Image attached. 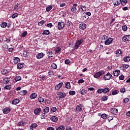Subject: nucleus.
<instances>
[{"label":"nucleus","instance_id":"nucleus-1","mask_svg":"<svg viewBox=\"0 0 130 130\" xmlns=\"http://www.w3.org/2000/svg\"><path fill=\"white\" fill-rule=\"evenodd\" d=\"M66 96H67L66 93L58 92L56 95V99H57V100H60V99H62V98H65Z\"/></svg>","mask_w":130,"mask_h":130},{"label":"nucleus","instance_id":"nucleus-2","mask_svg":"<svg viewBox=\"0 0 130 130\" xmlns=\"http://www.w3.org/2000/svg\"><path fill=\"white\" fill-rule=\"evenodd\" d=\"M105 72L103 71H100L98 72H96L94 75L93 77L95 79H98V78H100L102 76V75H104L105 74Z\"/></svg>","mask_w":130,"mask_h":130},{"label":"nucleus","instance_id":"nucleus-3","mask_svg":"<svg viewBox=\"0 0 130 130\" xmlns=\"http://www.w3.org/2000/svg\"><path fill=\"white\" fill-rule=\"evenodd\" d=\"M83 42H84V40L83 39H79L77 40L75 44L74 49H78V48H79V46H80Z\"/></svg>","mask_w":130,"mask_h":130},{"label":"nucleus","instance_id":"nucleus-4","mask_svg":"<svg viewBox=\"0 0 130 130\" xmlns=\"http://www.w3.org/2000/svg\"><path fill=\"white\" fill-rule=\"evenodd\" d=\"M112 77V75H111L110 73L108 72L107 74L104 76L103 79L105 80V81H108L109 80L111 79Z\"/></svg>","mask_w":130,"mask_h":130},{"label":"nucleus","instance_id":"nucleus-5","mask_svg":"<svg viewBox=\"0 0 130 130\" xmlns=\"http://www.w3.org/2000/svg\"><path fill=\"white\" fill-rule=\"evenodd\" d=\"M114 7H117L121 4V0H112Z\"/></svg>","mask_w":130,"mask_h":130},{"label":"nucleus","instance_id":"nucleus-6","mask_svg":"<svg viewBox=\"0 0 130 130\" xmlns=\"http://www.w3.org/2000/svg\"><path fill=\"white\" fill-rule=\"evenodd\" d=\"M63 28H64V22L62 21L58 22V29L62 30Z\"/></svg>","mask_w":130,"mask_h":130},{"label":"nucleus","instance_id":"nucleus-7","mask_svg":"<svg viewBox=\"0 0 130 130\" xmlns=\"http://www.w3.org/2000/svg\"><path fill=\"white\" fill-rule=\"evenodd\" d=\"M78 6L77 4H73V6L71 8V12L75 14L76 12H77V6Z\"/></svg>","mask_w":130,"mask_h":130},{"label":"nucleus","instance_id":"nucleus-8","mask_svg":"<svg viewBox=\"0 0 130 130\" xmlns=\"http://www.w3.org/2000/svg\"><path fill=\"white\" fill-rule=\"evenodd\" d=\"M112 41H113V39L111 38H109L105 41V45H109V44L112 43Z\"/></svg>","mask_w":130,"mask_h":130},{"label":"nucleus","instance_id":"nucleus-9","mask_svg":"<svg viewBox=\"0 0 130 130\" xmlns=\"http://www.w3.org/2000/svg\"><path fill=\"white\" fill-rule=\"evenodd\" d=\"M41 112V108H37L34 110V113L35 115H39Z\"/></svg>","mask_w":130,"mask_h":130},{"label":"nucleus","instance_id":"nucleus-10","mask_svg":"<svg viewBox=\"0 0 130 130\" xmlns=\"http://www.w3.org/2000/svg\"><path fill=\"white\" fill-rule=\"evenodd\" d=\"M122 40L124 42L126 41H130V35L125 36L122 38Z\"/></svg>","mask_w":130,"mask_h":130},{"label":"nucleus","instance_id":"nucleus-11","mask_svg":"<svg viewBox=\"0 0 130 130\" xmlns=\"http://www.w3.org/2000/svg\"><path fill=\"white\" fill-rule=\"evenodd\" d=\"M129 67V65L127 64H124L121 66V67H120V69L122 71H124L125 70H126V69H128Z\"/></svg>","mask_w":130,"mask_h":130},{"label":"nucleus","instance_id":"nucleus-12","mask_svg":"<svg viewBox=\"0 0 130 130\" xmlns=\"http://www.w3.org/2000/svg\"><path fill=\"white\" fill-rule=\"evenodd\" d=\"M87 27L86 23H81L79 25V28L81 30H85Z\"/></svg>","mask_w":130,"mask_h":130},{"label":"nucleus","instance_id":"nucleus-13","mask_svg":"<svg viewBox=\"0 0 130 130\" xmlns=\"http://www.w3.org/2000/svg\"><path fill=\"white\" fill-rule=\"evenodd\" d=\"M21 102V101L19 99H15L12 102V104L13 105H17V104H19Z\"/></svg>","mask_w":130,"mask_h":130},{"label":"nucleus","instance_id":"nucleus-14","mask_svg":"<svg viewBox=\"0 0 130 130\" xmlns=\"http://www.w3.org/2000/svg\"><path fill=\"white\" fill-rule=\"evenodd\" d=\"M82 109H83V106H82V105H78L76 108V111L78 112L82 111Z\"/></svg>","mask_w":130,"mask_h":130},{"label":"nucleus","instance_id":"nucleus-15","mask_svg":"<svg viewBox=\"0 0 130 130\" xmlns=\"http://www.w3.org/2000/svg\"><path fill=\"white\" fill-rule=\"evenodd\" d=\"M111 112L113 114L116 115V114H117V112H118V110H117L116 108H113L111 109Z\"/></svg>","mask_w":130,"mask_h":130},{"label":"nucleus","instance_id":"nucleus-16","mask_svg":"<svg viewBox=\"0 0 130 130\" xmlns=\"http://www.w3.org/2000/svg\"><path fill=\"white\" fill-rule=\"evenodd\" d=\"M11 112V108L7 107L4 110H3V113L4 114H8V113H10Z\"/></svg>","mask_w":130,"mask_h":130},{"label":"nucleus","instance_id":"nucleus-17","mask_svg":"<svg viewBox=\"0 0 130 130\" xmlns=\"http://www.w3.org/2000/svg\"><path fill=\"white\" fill-rule=\"evenodd\" d=\"M10 81H11V78L6 77L3 80V83L5 85H7V84H9V83H10Z\"/></svg>","mask_w":130,"mask_h":130},{"label":"nucleus","instance_id":"nucleus-18","mask_svg":"<svg viewBox=\"0 0 130 130\" xmlns=\"http://www.w3.org/2000/svg\"><path fill=\"white\" fill-rule=\"evenodd\" d=\"M62 85H63V83L62 82L59 83L58 84L55 86V90H59V88L62 87Z\"/></svg>","mask_w":130,"mask_h":130},{"label":"nucleus","instance_id":"nucleus-19","mask_svg":"<svg viewBox=\"0 0 130 130\" xmlns=\"http://www.w3.org/2000/svg\"><path fill=\"white\" fill-rule=\"evenodd\" d=\"M44 56V54L43 53H40L37 54L36 57L38 59H40V58H42Z\"/></svg>","mask_w":130,"mask_h":130},{"label":"nucleus","instance_id":"nucleus-20","mask_svg":"<svg viewBox=\"0 0 130 130\" xmlns=\"http://www.w3.org/2000/svg\"><path fill=\"white\" fill-rule=\"evenodd\" d=\"M61 51V48L59 47H56L55 48V54H58V53H59Z\"/></svg>","mask_w":130,"mask_h":130},{"label":"nucleus","instance_id":"nucleus-21","mask_svg":"<svg viewBox=\"0 0 130 130\" xmlns=\"http://www.w3.org/2000/svg\"><path fill=\"white\" fill-rule=\"evenodd\" d=\"M113 74L115 77H118V76H119V74H120V71L116 70L113 72Z\"/></svg>","mask_w":130,"mask_h":130},{"label":"nucleus","instance_id":"nucleus-22","mask_svg":"<svg viewBox=\"0 0 130 130\" xmlns=\"http://www.w3.org/2000/svg\"><path fill=\"white\" fill-rule=\"evenodd\" d=\"M116 56H120V55H122V52L121 50L118 49L116 51Z\"/></svg>","mask_w":130,"mask_h":130},{"label":"nucleus","instance_id":"nucleus-23","mask_svg":"<svg viewBox=\"0 0 130 130\" xmlns=\"http://www.w3.org/2000/svg\"><path fill=\"white\" fill-rule=\"evenodd\" d=\"M29 98L31 100L35 99V98H37V93H33L30 95Z\"/></svg>","mask_w":130,"mask_h":130},{"label":"nucleus","instance_id":"nucleus-24","mask_svg":"<svg viewBox=\"0 0 130 130\" xmlns=\"http://www.w3.org/2000/svg\"><path fill=\"white\" fill-rule=\"evenodd\" d=\"M37 126H38V125H37V124L36 123H32L30 125V129H34V128H36V127H37Z\"/></svg>","mask_w":130,"mask_h":130},{"label":"nucleus","instance_id":"nucleus-25","mask_svg":"<svg viewBox=\"0 0 130 130\" xmlns=\"http://www.w3.org/2000/svg\"><path fill=\"white\" fill-rule=\"evenodd\" d=\"M51 120L53 122H56L58 120V118L55 116L51 117Z\"/></svg>","mask_w":130,"mask_h":130},{"label":"nucleus","instance_id":"nucleus-26","mask_svg":"<svg viewBox=\"0 0 130 130\" xmlns=\"http://www.w3.org/2000/svg\"><path fill=\"white\" fill-rule=\"evenodd\" d=\"M13 62L14 63H18V62H20V59L18 57H15L13 58Z\"/></svg>","mask_w":130,"mask_h":130},{"label":"nucleus","instance_id":"nucleus-27","mask_svg":"<svg viewBox=\"0 0 130 130\" xmlns=\"http://www.w3.org/2000/svg\"><path fill=\"white\" fill-rule=\"evenodd\" d=\"M103 93L104 94H106V93H108V92L110 91V88L108 87H106L105 88H103Z\"/></svg>","mask_w":130,"mask_h":130},{"label":"nucleus","instance_id":"nucleus-28","mask_svg":"<svg viewBox=\"0 0 130 130\" xmlns=\"http://www.w3.org/2000/svg\"><path fill=\"white\" fill-rule=\"evenodd\" d=\"M19 6L20 5H19V3L15 4V5L14 6V10L18 11V10L20 9Z\"/></svg>","mask_w":130,"mask_h":130},{"label":"nucleus","instance_id":"nucleus-29","mask_svg":"<svg viewBox=\"0 0 130 130\" xmlns=\"http://www.w3.org/2000/svg\"><path fill=\"white\" fill-rule=\"evenodd\" d=\"M1 73L2 75H4L5 76H8V70L3 69L1 71Z\"/></svg>","mask_w":130,"mask_h":130},{"label":"nucleus","instance_id":"nucleus-30","mask_svg":"<svg viewBox=\"0 0 130 130\" xmlns=\"http://www.w3.org/2000/svg\"><path fill=\"white\" fill-rule=\"evenodd\" d=\"M50 34V31L49 30H44L42 33V35H49Z\"/></svg>","mask_w":130,"mask_h":130},{"label":"nucleus","instance_id":"nucleus-31","mask_svg":"<svg viewBox=\"0 0 130 130\" xmlns=\"http://www.w3.org/2000/svg\"><path fill=\"white\" fill-rule=\"evenodd\" d=\"M52 8H53L52 6L49 5L47 7H46V11L47 12H50V11H51V10H52Z\"/></svg>","mask_w":130,"mask_h":130},{"label":"nucleus","instance_id":"nucleus-32","mask_svg":"<svg viewBox=\"0 0 130 130\" xmlns=\"http://www.w3.org/2000/svg\"><path fill=\"white\" fill-rule=\"evenodd\" d=\"M65 88L67 89H71V83L70 82H67L65 84Z\"/></svg>","mask_w":130,"mask_h":130},{"label":"nucleus","instance_id":"nucleus-33","mask_svg":"<svg viewBox=\"0 0 130 130\" xmlns=\"http://www.w3.org/2000/svg\"><path fill=\"white\" fill-rule=\"evenodd\" d=\"M23 55L24 57H28L29 56V52H27V51H24L23 53Z\"/></svg>","mask_w":130,"mask_h":130},{"label":"nucleus","instance_id":"nucleus-34","mask_svg":"<svg viewBox=\"0 0 130 130\" xmlns=\"http://www.w3.org/2000/svg\"><path fill=\"white\" fill-rule=\"evenodd\" d=\"M38 101L40 103H43V102H44V99L41 96H39L38 98Z\"/></svg>","mask_w":130,"mask_h":130},{"label":"nucleus","instance_id":"nucleus-35","mask_svg":"<svg viewBox=\"0 0 130 130\" xmlns=\"http://www.w3.org/2000/svg\"><path fill=\"white\" fill-rule=\"evenodd\" d=\"M123 60H124V61H125V62H127V61H130V57L128 56L125 57L123 58Z\"/></svg>","mask_w":130,"mask_h":130},{"label":"nucleus","instance_id":"nucleus-36","mask_svg":"<svg viewBox=\"0 0 130 130\" xmlns=\"http://www.w3.org/2000/svg\"><path fill=\"white\" fill-rule=\"evenodd\" d=\"M51 67L52 68L53 70H56V69H57V65H56L55 63H52Z\"/></svg>","mask_w":130,"mask_h":130},{"label":"nucleus","instance_id":"nucleus-37","mask_svg":"<svg viewBox=\"0 0 130 130\" xmlns=\"http://www.w3.org/2000/svg\"><path fill=\"white\" fill-rule=\"evenodd\" d=\"M23 64L19 63L18 64H17V68L18 69V70H21V69H22V68H23Z\"/></svg>","mask_w":130,"mask_h":130},{"label":"nucleus","instance_id":"nucleus-38","mask_svg":"<svg viewBox=\"0 0 130 130\" xmlns=\"http://www.w3.org/2000/svg\"><path fill=\"white\" fill-rule=\"evenodd\" d=\"M12 88V85H7L5 86L4 89L5 90H10Z\"/></svg>","mask_w":130,"mask_h":130},{"label":"nucleus","instance_id":"nucleus-39","mask_svg":"<svg viewBox=\"0 0 130 130\" xmlns=\"http://www.w3.org/2000/svg\"><path fill=\"white\" fill-rule=\"evenodd\" d=\"M27 93H28V91L26 90H22L20 92L21 95H22L23 96H25V95H26V94H27Z\"/></svg>","mask_w":130,"mask_h":130},{"label":"nucleus","instance_id":"nucleus-40","mask_svg":"<svg viewBox=\"0 0 130 130\" xmlns=\"http://www.w3.org/2000/svg\"><path fill=\"white\" fill-rule=\"evenodd\" d=\"M121 4L122 6H125L126 4H127V0H122L121 1Z\"/></svg>","mask_w":130,"mask_h":130},{"label":"nucleus","instance_id":"nucleus-41","mask_svg":"<svg viewBox=\"0 0 130 130\" xmlns=\"http://www.w3.org/2000/svg\"><path fill=\"white\" fill-rule=\"evenodd\" d=\"M22 80V77L20 76H16L15 78V82H18V81H21Z\"/></svg>","mask_w":130,"mask_h":130},{"label":"nucleus","instance_id":"nucleus-42","mask_svg":"<svg viewBox=\"0 0 130 130\" xmlns=\"http://www.w3.org/2000/svg\"><path fill=\"white\" fill-rule=\"evenodd\" d=\"M66 26H71L72 25V22L69 20H66Z\"/></svg>","mask_w":130,"mask_h":130},{"label":"nucleus","instance_id":"nucleus-43","mask_svg":"<svg viewBox=\"0 0 130 130\" xmlns=\"http://www.w3.org/2000/svg\"><path fill=\"white\" fill-rule=\"evenodd\" d=\"M119 91L117 90H114L112 92V94L113 95H116L117 94H118Z\"/></svg>","mask_w":130,"mask_h":130},{"label":"nucleus","instance_id":"nucleus-44","mask_svg":"<svg viewBox=\"0 0 130 130\" xmlns=\"http://www.w3.org/2000/svg\"><path fill=\"white\" fill-rule=\"evenodd\" d=\"M7 25L8 23H7L6 22H3L1 24V26L2 27V28H6Z\"/></svg>","mask_w":130,"mask_h":130},{"label":"nucleus","instance_id":"nucleus-45","mask_svg":"<svg viewBox=\"0 0 130 130\" xmlns=\"http://www.w3.org/2000/svg\"><path fill=\"white\" fill-rule=\"evenodd\" d=\"M44 113H48L49 112V108L48 107H46L44 110Z\"/></svg>","mask_w":130,"mask_h":130},{"label":"nucleus","instance_id":"nucleus-46","mask_svg":"<svg viewBox=\"0 0 130 130\" xmlns=\"http://www.w3.org/2000/svg\"><path fill=\"white\" fill-rule=\"evenodd\" d=\"M45 23V21L42 20V21H40L39 22H38V25H39V26H42V25H44Z\"/></svg>","mask_w":130,"mask_h":130},{"label":"nucleus","instance_id":"nucleus-47","mask_svg":"<svg viewBox=\"0 0 130 130\" xmlns=\"http://www.w3.org/2000/svg\"><path fill=\"white\" fill-rule=\"evenodd\" d=\"M64 129V125H61L57 128H56V130H63Z\"/></svg>","mask_w":130,"mask_h":130},{"label":"nucleus","instance_id":"nucleus-48","mask_svg":"<svg viewBox=\"0 0 130 130\" xmlns=\"http://www.w3.org/2000/svg\"><path fill=\"white\" fill-rule=\"evenodd\" d=\"M40 79H41L43 81H44L45 79H46V76L45 75H40L39 76Z\"/></svg>","mask_w":130,"mask_h":130},{"label":"nucleus","instance_id":"nucleus-49","mask_svg":"<svg viewBox=\"0 0 130 130\" xmlns=\"http://www.w3.org/2000/svg\"><path fill=\"white\" fill-rule=\"evenodd\" d=\"M97 92L98 94H102V93H103V88H100L98 89Z\"/></svg>","mask_w":130,"mask_h":130},{"label":"nucleus","instance_id":"nucleus-50","mask_svg":"<svg viewBox=\"0 0 130 130\" xmlns=\"http://www.w3.org/2000/svg\"><path fill=\"white\" fill-rule=\"evenodd\" d=\"M108 100V98L106 96H103L102 97V101H107Z\"/></svg>","mask_w":130,"mask_h":130},{"label":"nucleus","instance_id":"nucleus-51","mask_svg":"<svg viewBox=\"0 0 130 130\" xmlns=\"http://www.w3.org/2000/svg\"><path fill=\"white\" fill-rule=\"evenodd\" d=\"M86 90L85 89H82L80 91V93L81 95H85L86 94Z\"/></svg>","mask_w":130,"mask_h":130},{"label":"nucleus","instance_id":"nucleus-52","mask_svg":"<svg viewBox=\"0 0 130 130\" xmlns=\"http://www.w3.org/2000/svg\"><path fill=\"white\" fill-rule=\"evenodd\" d=\"M102 118H103V119H106L107 118V115L106 114H103L101 115Z\"/></svg>","mask_w":130,"mask_h":130},{"label":"nucleus","instance_id":"nucleus-53","mask_svg":"<svg viewBox=\"0 0 130 130\" xmlns=\"http://www.w3.org/2000/svg\"><path fill=\"white\" fill-rule=\"evenodd\" d=\"M122 29L123 31H127V26L126 25H124L122 26Z\"/></svg>","mask_w":130,"mask_h":130},{"label":"nucleus","instance_id":"nucleus-54","mask_svg":"<svg viewBox=\"0 0 130 130\" xmlns=\"http://www.w3.org/2000/svg\"><path fill=\"white\" fill-rule=\"evenodd\" d=\"M81 7L80 8L81 10H82V11H83V12H85V11H86V6L81 5Z\"/></svg>","mask_w":130,"mask_h":130},{"label":"nucleus","instance_id":"nucleus-55","mask_svg":"<svg viewBox=\"0 0 130 130\" xmlns=\"http://www.w3.org/2000/svg\"><path fill=\"white\" fill-rule=\"evenodd\" d=\"M47 54H48L49 57H52V51H49Z\"/></svg>","mask_w":130,"mask_h":130},{"label":"nucleus","instance_id":"nucleus-56","mask_svg":"<svg viewBox=\"0 0 130 130\" xmlns=\"http://www.w3.org/2000/svg\"><path fill=\"white\" fill-rule=\"evenodd\" d=\"M57 110V108H56V107H53L51 108V111H52V112H55Z\"/></svg>","mask_w":130,"mask_h":130},{"label":"nucleus","instance_id":"nucleus-57","mask_svg":"<svg viewBox=\"0 0 130 130\" xmlns=\"http://www.w3.org/2000/svg\"><path fill=\"white\" fill-rule=\"evenodd\" d=\"M48 74L49 76H53V75H54V72H53L52 71H50L48 72Z\"/></svg>","mask_w":130,"mask_h":130},{"label":"nucleus","instance_id":"nucleus-58","mask_svg":"<svg viewBox=\"0 0 130 130\" xmlns=\"http://www.w3.org/2000/svg\"><path fill=\"white\" fill-rule=\"evenodd\" d=\"M27 31H24L21 35V37H25L27 35Z\"/></svg>","mask_w":130,"mask_h":130},{"label":"nucleus","instance_id":"nucleus-59","mask_svg":"<svg viewBox=\"0 0 130 130\" xmlns=\"http://www.w3.org/2000/svg\"><path fill=\"white\" fill-rule=\"evenodd\" d=\"M17 17H18V14L17 13H14V14H13L12 15V18L13 19H15V18H17Z\"/></svg>","mask_w":130,"mask_h":130},{"label":"nucleus","instance_id":"nucleus-60","mask_svg":"<svg viewBox=\"0 0 130 130\" xmlns=\"http://www.w3.org/2000/svg\"><path fill=\"white\" fill-rule=\"evenodd\" d=\"M18 126H23L24 125V123L23 122H19L17 124Z\"/></svg>","mask_w":130,"mask_h":130},{"label":"nucleus","instance_id":"nucleus-61","mask_svg":"<svg viewBox=\"0 0 130 130\" xmlns=\"http://www.w3.org/2000/svg\"><path fill=\"white\" fill-rule=\"evenodd\" d=\"M120 92L121 93H124V92H125V88H124V87L120 89Z\"/></svg>","mask_w":130,"mask_h":130},{"label":"nucleus","instance_id":"nucleus-62","mask_svg":"<svg viewBox=\"0 0 130 130\" xmlns=\"http://www.w3.org/2000/svg\"><path fill=\"white\" fill-rule=\"evenodd\" d=\"M129 101V99L128 98H125L123 100L124 103H127Z\"/></svg>","mask_w":130,"mask_h":130},{"label":"nucleus","instance_id":"nucleus-63","mask_svg":"<svg viewBox=\"0 0 130 130\" xmlns=\"http://www.w3.org/2000/svg\"><path fill=\"white\" fill-rule=\"evenodd\" d=\"M70 95H75L76 94V91H70L69 92Z\"/></svg>","mask_w":130,"mask_h":130},{"label":"nucleus","instance_id":"nucleus-64","mask_svg":"<svg viewBox=\"0 0 130 130\" xmlns=\"http://www.w3.org/2000/svg\"><path fill=\"white\" fill-rule=\"evenodd\" d=\"M53 25H52V23H48L47 24V27H48L49 28H52V26Z\"/></svg>","mask_w":130,"mask_h":130}]
</instances>
